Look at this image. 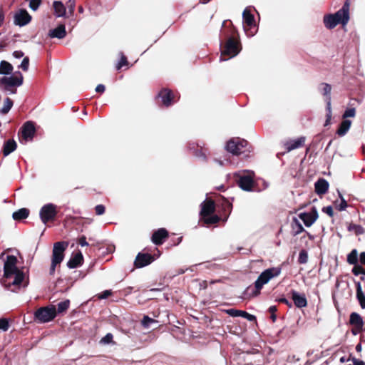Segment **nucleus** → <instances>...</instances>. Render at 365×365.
<instances>
[{
	"instance_id": "f257e3e1",
	"label": "nucleus",
	"mask_w": 365,
	"mask_h": 365,
	"mask_svg": "<svg viewBox=\"0 0 365 365\" xmlns=\"http://www.w3.org/2000/svg\"><path fill=\"white\" fill-rule=\"evenodd\" d=\"M349 0H346L342 8L334 14H327L324 16V24L327 29H332L338 24L346 25L349 20Z\"/></svg>"
},
{
	"instance_id": "f03ea898",
	"label": "nucleus",
	"mask_w": 365,
	"mask_h": 365,
	"mask_svg": "<svg viewBox=\"0 0 365 365\" xmlns=\"http://www.w3.org/2000/svg\"><path fill=\"white\" fill-rule=\"evenodd\" d=\"M200 212V220L206 225H213L219 222L221 217L215 215L216 205L212 199H206L201 205Z\"/></svg>"
},
{
	"instance_id": "7ed1b4c3",
	"label": "nucleus",
	"mask_w": 365,
	"mask_h": 365,
	"mask_svg": "<svg viewBox=\"0 0 365 365\" xmlns=\"http://www.w3.org/2000/svg\"><path fill=\"white\" fill-rule=\"evenodd\" d=\"M280 273L281 268L279 267H271L262 272L255 282V289L252 291V296H258L263 286L268 283L271 279L279 276Z\"/></svg>"
},
{
	"instance_id": "20e7f679",
	"label": "nucleus",
	"mask_w": 365,
	"mask_h": 365,
	"mask_svg": "<svg viewBox=\"0 0 365 365\" xmlns=\"http://www.w3.org/2000/svg\"><path fill=\"white\" fill-rule=\"evenodd\" d=\"M232 30V36L227 40L221 48V56L232 58L236 56L241 50L240 43L235 36V33L237 31L234 28Z\"/></svg>"
},
{
	"instance_id": "39448f33",
	"label": "nucleus",
	"mask_w": 365,
	"mask_h": 365,
	"mask_svg": "<svg viewBox=\"0 0 365 365\" xmlns=\"http://www.w3.org/2000/svg\"><path fill=\"white\" fill-rule=\"evenodd\" d=\"M56 317V308L54 305L42 307L34 312V321L46 323L52 321Z\"/></svg>"
},
{
	"instance_id": "423d86ee",
	"label": "nucleus",
	"mask_w": 365,
	"mask_h": 365,
	"mask_svg": "<svg viewBox=\"0 0 365 365\" xmlns=\"http://www.w3.org/2000/svg\"><path fill=\"white\" fill-rule=\"evenodd\" d=\"M248 142L239 138L230 139L226 145V150L234 155H239L245 153Z\"/></svg>"
},
{
	"instance_id": "0eeeda50",
	"label": "nucleus",
	"mask_w": 365,
	"mask_h": 365,
	"mask_svg": "<svg viewBox=\"0 0 365 365\" xmlns=\"http://www.w3.org/2000/svg\"><path fill=\"white\" fill-rule=\"evenodd\" d=\"M252 172L235 175V180L238 186L245 191H252L255 185Z\"/></svg>"
},
{
	"instance_id": "6e6552de",
	"label": "nucleus",
	"mask_w": 365,
	"mask_h": 365,
	"mask_svg": "<svg viewBox=\"0 0 365 365\" xmlns=\"http://www.w3.org/2000/svg\"><path fill=\"white\" fill-rule=\"evenodd\" d=\"M24 77L20 71L15 72L14 76L10 77H2L0 78V85L4 86V90H10L11 87H19L23 84Z\"/></svg>"
},
{
	"instance_id": "1a4fd4ad",
	"label": "nucleus",
	"mask_w": 365,
	"mask_h": 365,
	"mask_svg": "<svg viewBox=\"0 0 365 365\" xmlns=\"http://www.w3.org/2000/svg\"><path fill=\"white\" fill-rule=\"evenodd\" d=\"M56 205L49 203L43 205L39 212L40 218L43 224L53 221L57 215Z\"/></svg>"
},
{
	"instance_id": "9d476101",
	"label": "nucleus",
	"mask_w": 365,
	"mask_h": 365,
	"mask_svg": "<svg viewBox=\"0 0 365 365\" xmlns=\"http://www.w3.org/2000/svg\"><path fill=\"white\" fill-rule=\"evenodd\" d=\"M155 250L158 252L157 255L155 254L151 255L149 253L139 252L134 261L135 267L137 268H141L151 264L156 259V257H158L160 255V252L158 250V249L155 248Z\"/></svg>"
},
{
	"instance_id": "9b49d317",
	"label": "nucleus",
	"mask_w": 365,
	"mask_h": 365,
	"mask_svg": "<svg viewBox=\"0 0 365 365\" xmlns=\"http://www.w3.org/2000/svg\"><path fill=\"white\" fill-rule=\"evenodd\" d=\"M157 98H160V103H159L158 105L166 108L171 106L177 101L175 100V95L173 91L165 88H162L159 91Z\"/></svg>"
},
{
	"instance_id": "f8f14e48",
	"label": "nucleus",
	"mask_w": 365,
	"mask_h": 365,
	"mask_svg": "<svg viewBox=\"0 0 365 365\" xmlns=\"http://www.w3.org/2000/svg\"><path fill=\"white\" fill-rule=\"evenodd\" d=\"M68 245V243L64 241L54 243L51 261L54 262L55 264H60L63 260L64 252Z\"/></svg>"
},
{
	"instance_id": "ddd939ff",
	"label": "nucleus",
	"mask_w": 365,
	"mask_h": 365,
	"mask_svg": "<svg viewBox=\"0 0 365 365\" xmlns=\"http://www.w3.org/2000/svg\"><path fill=\"white\" fill-rule=\"evenodd\" d=\"M17 258L14 255H8L4 265V277L9 278L19 269L16 267Z\"/></svg>"
},
{
	"instance_id": "4468645a",
	"label": "nucleus",
	"mask_w": 365,
	"mask_h": 365,
	"mask_svg": "<svg viewBox=\"0 0 365 365\" xmlns=\"http://www.w3.org/2000/svg\"><path fill=\"white\" fill-rule=\"evenodd\" d=\"M298 216L303 221L306 227L312 226L319 217L317 210L315 207L312 208L310 212H302L299 214Z\"/></svg>"
},
{
	"instance_id": "2eb2a0df",
	"label": "nucleus",
	"mask_w": 365,
	"mask_h": 365,
	"mask_svg": "<svg viewBox=\"0 0 365 365\" xmlns=\"http://www.w3.org/2000/svg\"><path fill=\"white\" fill-rule=\"evenodd\" d=\"M168 237V231L165 228H159L153 232L151 236V241L155 245H161Z\"/></svg>"
},
{
	"instance_id": "dca6fc26",
	"label": "nucleus",
	"mask_w": 365,
	"mask_h": 365,
	"mask_svg": "<svg viewBox=\"0 0 365 365\" xmlns=\"http://www.w3.org/2000/svg\"><path fill=\"white\" fill-rule=\"evenodd\" d=\"M31 21V16L25 9H21L14 16V24L20 26L28 24Z\"/></svg>"
},
{
	"instance_id": "f3484780",
	"label": "nucleus",
	"mask_w": 365,
	"mask_h": 365,
	"mask_svg": "<svg viewBox=\"0 0 365 365\" xmlns=\"http://www.w3.org/2000/svg\"><path fill=\"white\" fill-rule=\"evenodd\" d=\"M36 133L34 123L32 121L26 122L21 127L22 138L25 140H31Z\"/></svg>"
},
{
	"instance_id": "a211bd4d",
	"label": "nucleus",
	"mask_w": 365,
	"mask_h": 365,
	"mask_svg": "<svg viewBox=\"0 0 365 365\" xmlns=\"http://www.w3.org/2000/svg\"><path fill=\"white\" fill-rule=\"evenodd\" d=\"M292 299L297 308H304L307 306V300L304 294H299L295 290L291 291Z\"/></svg>"
},
{
	"instance_id": "6ab92c4d",
	"label": "nucleus",
	"mask_w": 365,
	"mask_h": 365,
	"mask_svg": "<svg viewBox=\"0 0 365 365\" xmlns=\"http://www.w3.org/2000/svg\"><path fill=\"white\" fill-rule=\"evenodd\" d=\"M226 313L232 317H242L245 319H247V320L250 322L256 321V317L249 314L248 312L243 311V310H239L236 309H230L225 311Z\"/></svg>"
},
{
	"instance_id": "aec40b11",
	"label": "nucleus",
	"mask_w": 365,
	"mask_h": 365,
	"mask_svg": "<svg viewBox=\"0 0 365 365\" xmlns=\"http://www.w3.org/2000/svg\"><path fill=\"white\" fill-rule=\"evenodd\" d=\"M305 137H300L296 140H290L284 143V147L287 152L303 147L305 142Z\"/></svg>"
},
{
	"instance_id": "412c9836",
	"label": "nucleus",
	"mask_w": 365,
	"mask_h": 365,
	"mask_svg": "<svg viewBox=\"0 0 365 365\" xmlns=\"http://www.w3.org/2000/svg\"><path fill=\"white\" fill-rule=\"evenodd\" d=\"M329 182L324 178H319L314 184L315 192L318 195H324L329 189Z\"/></svg>"
},
{
	"instance_id": "4be33fe9",
	"label": "nucleus",
	"mask_w": 365,
	"mask_h": 365,
	"mask_svg": "<svg viewBox=\"0 0 365 365\" xmlns=\"http://www.w3.org/2000/svg\"><path fill=\"white\" fill-rule=\"evenodd\" d=\"M83 262V257L82 253L79 251L73 255L67 262V266L71 268H76L81 266Z\"/></svg>"
},
{
	"instance_id": "5701e85b",
	"label": "nucleus",
	"mask_w": 365,
	"mask_h": 365,
	"mask_svg": "<svg viewBox=\"0 0 365 365\" xmlns=\"http://www.w3.org/2000/svg\"><path fill=\"white\" fill-rule=\"evenodd\" d=\"M221 209L222 214H221V220H223L224 221H226L228 216L232 212V205L230 203L227 199L225 197H222V202L221 204Z\"/></svg>"
},
{
	"instance_id": "b1692460",
	"label": "nucleus",
	"mask_w": 365,
	"mask_h": 365,
	"mask_svg": "<svg viewBox=\"0 0 365 365\" xmlns=\"http://www.w3.org/2000/svg\"><path fill=\"white\" fill-rule=\"evenodd\" d=\"M66 35V27L63 24L58 25L54 29L50 30L49 36L51 38H63Z\"/></svg>"
},
{
	"instance_id": "393cba45",
	"label": "nucleus",
	"mask_w": 365,
	"mask_h": 365,
	"mask_svg": "<svg viewBox=\"0 0 365 365\" xmlns=\"http://www.w3.org/2000/svg\"><path fill=\"white\" fill-rule=\"evenodd\" d=\"M17 148V144L14 139H9L4 142L3 145V155L4 156L9 155L14 152Z\"/></svg>"
},
{
	"instance_id": "a878e982",
	"label": "nucleus",
	"mask_w": 365,
	"mask_h": 365,
	"mask_svg": "<svg viewBox=\"0 0 365 365\" xmlns=\"http://www.w3.org/2000/svg\"><path fill=\"white\" fill-rule=\"evenodd\" d=\"M351 125V121L347 119H344L339 124V128L336 130V134L339 136L344 135L349 130Z\"/></svg>"
},
{
	"instance_id": "bb28decb",
	"label": "nucleus",
	"mask_w": 365,
	"mask_h": 365,
	"mask_svg": "<svg viewBox=\"0 0 365 365\" xmlns=\"http://www.w3.org/2000/svg\"><path fill=\"white\" fill-rule=\"evenodd\" d=\"M29 213L30 212L29 209L21 208L13 213L12 217L14 220L20 221L27 218L29 215Z\"/></svg>"
},
{
	"instance_id": "cd10ccee",
	"label": "nucleus",
	"mask_w": 365,
	"mask_h": 365,
	"mask_svg": "<svg viewBox=\"0 0 365 365\" xmlns=\"http://www.w3.org/2000/svg\"><path fill=\"white\" fill-rule=\"evenodd\" d=\"M349 323L352 326H357V328L364 326L362 317L356 312H352L350 314Z\"/></svg>"
},
{
	"instance_id": "c85d7f7f",
	"label": "nucleus",
	"mask_w": 365,
	"mask_h": 365,
	"mask_svg": "<svg viewBox=\"0 0 365 365\" xmlns=\"http://www.w3.org/2000/svg\"><path fill=\"white\" fill-rule=\"evenodd\" d=\"M356 298L362 309H365V295L363 293L361 283L356 282Z\"/></svg>"
},
{
	"instance_id": "c756f323",
	"label": "nucleus",
	"mask_w": 365,
	"mask_h": 365,
	"mask_svg": "<svg viewBox=\"0 0 365 365\" xmlns=\"http://www.w3.org/2000/svg\"><path fill=\"white\" fill-rule=\"evenodd\" d=\"M243 20L246 26L252 28V26H255V16L247 10H245L243 11Z\"/></svg>"
},
{
	"instance_id": "7c9ffc66",
	"label": "nucleus",
	"mask_w": 365,
	"mask_h": 365,
	"mask_svg": "<svg viewBox=\"0 0 365 365\" xmlns=\"http://www.w3.org/2000/svg\"><path fill=\"white\" fill-rule=\"evenodd\" d=\"M13 66L6 61H1L0 63V74L9 75L13 71Z\"/></svg>"
},
{
	"instance_id": "2f4dec72",
	"label": "nucleus",
	"mask_w": 365,
	"mask_h": 365,
	"mask_svg": "<svg viewBox=\"0 0 365 365\" xmlns=\"http://www.w3.org/2000/svg\"><path fill=\"white\" fill-rule=\"evenodd\" d=\"M190 150H192V153L196 157L201 158L204 160H206V149L199 147L198 145L196 147L190 145Z\"/></svg>"
},
{
	"instance_id": "473e14b6",
	"label": "nucleus",
	"mask_w": 365,
	"mask_h": 365,
	"mask_svg": "<svg viewBox=\"0 0 365 365\" xmlns=\"http://www.w3.org/2000/svg\"><path fill=\"white\" fill-rule=\"evenodd\" d=\"M53 9L55 14L58 17L63 16L66 14V8L61 1H54Z\"/></svg>"
},
{
	"instance_id": "72a5a7b5",
	"label": "nucleus",
	"mask_w": 365,
	"mask_h": 365,
	"mask_svg": "<svg viewBox=\"0 0 365 365\" xmlns=\"http://www.w3.org/2000/svg\"><path fill=\"white\" fill-rule=\"evenodd\" d=\"M292 230L294 231V236L300 234L301 232H305V230H304L303 226L302 225V224L296 218H294L293 220H292Z\"/></svg>"
},
{
	"instance_id": "f704fd0d",
	"label": "nucleus",
	"mask_w": 365,
	"mask_h": 365,
	"mask_svg": "<svg viewBox=\"0 0 365 365\" xmlns=\"http://www.w3.org/2000/svg\"><path fill=\"white\" fill-rule=\"evenodd\" d=\"M13 105V101L9 97L6 98L4 102V106L0 109V113L2 114L8 113L11 109Z\"/></svg>"
},
{
	"instance_id": "c9c22d12",
	"label": "nucleus",
	"mask_w": 365,
	"mask_h": 365,
	"mask_svg": "<svg viewBox=\"0 0 365 365\" xmlns=\"http://www.w3.org/2000/svg\"><path fill=\"white\" fill-rule=\"evenodd\" d=\"M70 306V300L66 299L57 304L56 314L66 312Z\"/></svg>"
},
{
	"instance_id": "e433bc0d",
	"label": "nucleus",
	"mask_w": 365,
	"mask_h": 365,
	"mask_svg": "<svg viewBox=\"0 0 365 365\" xmlns=\"http://www.w3.org/2000/svg\"><path fill=\"white\" fill-rule=\"evenodd\" d=\"M347 262L350 264H356L358 263V252L356 249H354L347 255Z\"/></svg>"
},
{
	"instance_id": "4c0bfd02",
	"label": "nucleus",
	"mask_w": 365,
	"mask_h": 365,
	"mask_svg": "<svg viewBox=\"0 0 365 365\" xmlns=\"http://www.w3.org/2000/svg\"><path fill=\"white\" fill-rule=\"evenodd\" d=\"M14 279L12 282L14 285H20L24 279V274L23 271L19 270L14 273Z\"/></svg>"
},
{
	"instance_id": "58836bf2",
	"label": "nucleus",
	"mask_w": 365,
	"mask_h": 365,
	"mask_svg": "<svg viewBox=\"0 0 365 365\" xmlns=\"http://www.w3.org/2000/svg\"><path fill=\"white\" fill-rule=\"evenodd\" d=\"M308 262V252L306 250H302L299 252L298 263L300 264H306Z\"/></svg>"
},
{
	"instance_id": "ea45409f",
	"label": "nucleus",
	"mask_w": 365,
	"mask_h": 365,
	"mask_svg": "<svg viewBox=\"0 0 365 365\" xmlns=\"http://www.w3.org/2000/svg\"><path fill=\"white\" fill-rule=\"evenodd\" d=\"M321 86L322 88V94L326 96V98L331 97V86L330 84L327 83H322Z\"/></svg>"
},
{
	"instance_id": "a19ab883",
	"label": "nucleus",
	"mask_w": 365,
	"mask_h": 365,
	"mask_svg": "<svg viewBox=\"0 0 365 365\" xmlns=\"http://www.w3.org/2000/svg\"><path fill=\"white\" fill-rule=\"evenodd\" d=\"M128 64H129V62L128 61L127 57L123 53H121L120 59L119 62L118 63V64L116 65L115 68H116V70L118 71V70L121 69L122 67L128 66Z\"/></svg>"
},
{
	"instance_id": "79ce46f5",
	"label": "nucleus",
	"mask_w": 365,
	"mask_h": 365,
	"mask_svg": "<svg viewBox=\"0 0 365 365\" xmlns=\"http://www.w3.org/2000/svg\"><path fill=\"white\" fill-rule=\"evenodd\" d=\"M352 273L356 276L359 274L365 275V269L357 263L354 264V267L352 268Z\"/></svg>"
},
{
	"instance_id": "37998d69",
	"label": "nucleus",
	"mask_w": 365,
	"mask_h": 365,
	"mask_svg": "<svg viewBox=\"0 0 365 365\" xmlns=\"http://www.w3.org/2000/svg\"><path fill=\"white\" fill-rule=\"evenodd\" d=\"M156 322L154 319L149 317L148 316H144L141 323L145 328H148L153 323Z\"/></svg>"
},
{
	"instance_id": "c03bdc74",
	"label": "nucleus",
	"mask_w": 365,
	"mask_h": 365,
	"mask_svg": "<svg viewBox=\"0 0 365 365\" xmlns=\"http://www.w3.org/2000/svg\"><path fill=\"white\" fill-rule=\"evenodd\" d=\"M339 197L341 198V202L339 205L336 206V209L339 211H342L347 207L348 204L340 192H339Z\"/></svg>"
},
{
	"instance_id": "a18cd8bd",
	"label": "nucleus",
	"mask_w": 365,
	"mask_h": 365,
	"mask_svg": "<svg viewBox=\"0 0 365 365\" xmlns=\"http://www.w3.org/2000/svg\"><path fill=\"white\" fill-rule=\"evenodd\" d=\"M113 336L111 333H108L105 336H103L100 343L103 344H108L113 342Z\"/></svg>"
},
{
	"instance_id": "49530a36",
	"label": "nucleus",
	"mask_w": 365,
	"mask_h": 365,
	"mask_svg": "<svg viewBox=\"0 0 365 365\" xmlns=\"http://www.w3.org/2000/svg\"><path fill=\"white\" fill-rule=\"evenodd\" d=\"M9 328V323L7 319L1 318L0 319V329L6 331Z\"/></svg>"
},
{
	"instance_id": "de8ad7c7",
	"label": "nucleus",
	"mask_w": 365,
	"mask_h": 365,
	"mask_svg": "<svg viewBox=\"0 0 365 365\" xmlns=\"http://www.w3.org/2000/svg\"><path fill=\"white\" fill-rule=\"evenodd\" d=\"M356 115V110L354 108H348L345 110V112L343 114V118H352L354 117Z\"/></svg>"
},
{
	"instance_id": "09e8293b",
	"label": "nucleus",
	"mask_w": 365,
	"mask_h": 365,
	"mask_svg": "<svg viewBox=\"0 0 365 365\" xmlns=\"http://www.w3.org/2000/svg\"><path fill=\"white\" fill-rule=\"evenodd\" d=\"M29 58L28 56H26L23 58V61L19 67L21 68L24 71H27L29 69Z\"/></svg>"
},
{
	"instance_id": "8fccbe9b",
	"label": "nucleus",
	"mask_w": 365,
	"mask_h": 365,
	"mask_svg": "<svg viewBox=\"0 0 365 365\" xmlns=\"http://www.w3.org/2000/svg\"><path fill=\"white\" fill-rule=\"evenodd\" d=\"M42 0H29V7L33 10L36 11L41 4Z\"/></svg>"
},
{
	"instance_id": "3c124183",
	"label": "nucleus",
	"mask_w": 365,
	"mask_h": 365,
	"mask_svg": "<svg viewBox=\"0 0 365 365\" xmlns=\"http://www.w3.org/2000/svg\"><path fill=\"white\" fill-rule=\"evenodd\" d=\"M269 312L271 314L270 318L273 322H274L277 319L276 312L277 311V308L276 306H271L269 309Z\"/></svg>"
},
{
	"instance_id": "603ef678",
	"label": "nucleus",
	"mask_w": 365,
	"mask_h": 365,
	"mask_svg": "<svg viewBox=\"0 0 365 365\" xmlns=\"http://www.w3.org/2000/svg\"><path fill=\"white\" fill-rule=\"evenodd\" d=\"M106 207L103 205H98L95 207V212L97 215H101L105 213Z\"/></svg>"
},
{
	"instance_id": "864d4df0",
	"label": "nucleus",
	"mask_w": 365,
	"mask_h": 365,
	"mask_svg": "<svg viewBox=\"0 0 365 365\" xmlns=\"http://www.w3.org/2000/svg\"><path fill=\"white\" fill-rule=\"evenodd\" d=\"M322 212L327 214L329 217L334 216V210L331 206H327L322 208Z\"/></svg>"
},
{
	"instance_id": "5fc2aeb1",
	"label": "nucleus",
	"mask_w": 365,
	"mask_h": 365,
	"mask_svg": "<svg viewBox=\"0 0 365 365\" xmlns=\"http://www.w3.org/2000/svg\"><path fill=\"white\" fill-rule=\"evenodd\" d=\"M112 294V292L110 290H105L100 294H98L99 299H106Z\"/></svg>"
},
{
	"instance_id": "6e6d98bb",
	"label": "nucleus",
	"mask_w": 365,
	"mask_h": 365,
	"mask_svg": "<svg viewBox=\"0 0 365 365\" xmlns=\"http://www.w3.org/2000/svg\"><path fill=\"white\" fill-rule=\"evenodd\" d=\"M78 244L82 247L88 245L86 236L83 235L78 239Z\"/></svg>"
},
{
	"instance_id": "4d7b16f0",
	"label": "nucleus",
	"mask_w": 365,
	"mask_h": 365,
	"mask_svg": "<svg viewBox=\"0 0 365 365\" xmlns=\"http://www.w3.org/2000/svg\"><path fill=\"white\" fill-rule=\"evenodd\" d=\"M280 303H282V304H284L286 305H287L289 307H292V304L290 302H289L286 298L284 297H282V298H279L278 300H277Z\"/></svg>"
},
{
	"instance_id": "13d9d810",
	"label": "nucleus",
	"mask_w": 365,
	"mask_h": 365,
	"mask_svg": "<svg viewBox=\"0 0 365 365\" xmlns=\"http://www.w3.org/2000/svg\"><path fill=\"white\" fill-rule=\"evenodd\" d=\"M24 55V53L21 51H15L13 52V56L16 58H20L23 57Z\"/></svg>"
},
{
	"instance_id": "bf43d9fd",
	"label": "nucleus",
	"mask_w": 365,
	"mask_h": 365,
	"mask_svg": "<svg viewBox=\"0 0 365 365\" xmlns=\"http://www.w3.org/2000/svg\"><path fill=\"white\" fill-rule=\"evenodd\" d=\"M353 329H351V332L354 335H356L358 334L359 333H360L362 329H363V327H360V328H357V326H353Z\"/></svg>"
},
{
	"instance_id": "052dcab7",
	"label": "nucleus",
	"mask_w": 365,
	"mask_h": 365,
	"mask_svg": "<svg viewBox=\"0 0 365 365\" xmlns=\"http://www.w3.org/2000/svg\"><path fill=\"white\" fill-rule=\"evenodd\" d=\"M105 86L103 84H98L96 88V91L98 93H103L105 91Z\"/></svg>"
},
{
	"instance_id": "680f3d73",
	"label": "nucleus",
	"mask_w": 365,
	"mask_h": 365,
	"mask_svg": "<svg viewBox=\"0 0 365 365\" xmlns=\"http://www.w3.org/2000/svg\"><path fill=\"white\" fill-rule=\"evenodd\" d=\"M68 8L71 11V13H73L74 9H75V2L74 1L69 0L68 1Z\"/></svg>"
},
{
	"instance_id": "e2e57ef3",
	"label": "nucleus",
	"mask_w": 365,
	"mask_h": 365,
	"mask_svg": "<svg viewBox=\"0 0 365 365\" xmlns=\"http://www.w3.org/2000/svg\"><path fill=\"white\" fill-rule=\"evenodd\" d=\"M352 362L353 365H365V363L363 361L356 359L354 357L352 359Z\"/></svg>"
},
{
	"instance_id": "0e129e2a",
	"label": "nucleus",
	"mask_w": 365,
	"mask_h": 365,
	"mask_svg": "<svg viewBox=\"0 0 365 365\" xmlns=\"http://www.w3.org/2000/svg\"><path fill=\"white\" fill-rule=\"evenodd\" d=\"M58 264H55L54 262L51 261V267H50V274L53 275L55 272V269H56V267L58 265Z\"/></svg>"
},
{
	"instance_id": "69168bd1",
	"label": "nucleus",
	"mask_w": 365,
	"mask_h": 365,
	"mask_svg": "<svg viewBox=\"0 0 365 365\" xmlns=\"http://www.w3.org/2000/svg\"><path fill=\"white\" fill-rule=\"evenodd\" d=\"M359 260L361 264L365 265V252L360 254Z\"/></svg>"
},
{
	"instance_id": "338daca9",
	"label": "nucleus",
	"mask_w": 365,
	"mask_h": 365,
	"mask_svg": "<svg viewBox=\"0 0 365 365\" xmlns=\"http://www.w3.org/2000/svg\"><path fill=\"white\" fill-rule=\"evenodd\" d=\"M329 110H331V97H329L327 99V111L329 112Z\"/></svg>"
},
{
	"instance_id": "774afa93",
	"label": "nucleus",
	"mask_w": 365,
	"mask_h": 365,
	"mask_svg": "<svg viewBox=\"0 0 365 365\" xmlns=\"http://www.w3.org/2000/svg\"><path fill=\"white\" fill-rule=\"evenodd\" d=\"M353 227H355L356 229H357V230H356V234H361V233H362V230H363V228H362L361 226L354 225H353Z\"/></svg>"
}]
</instances>
